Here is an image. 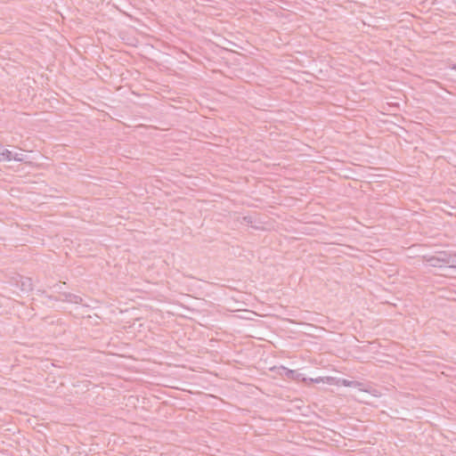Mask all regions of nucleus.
Segmentation results:
<instances>
[{
  "instance_id": "obj_10",
  "label": "nucleus",
  "mask_w": 456,
  "mask_h": 456,
  "mask_svg": "<svg viewBox=\"0 0 456 456\" xmlns=\"http://www.w3.org/2000/svg\"><path fill=\"white\" fill-rule=\"evenodd\" d=\"M312 382H315V383H320L321 381H322V378H319V379H311Z\"/></svg>"
},
{
  "instance_id": "obj_1",
  "label": "nucleus",
  "mask_w": 456,
  "mask_h": 456,
  "mask_svg": "<svg viewBox=\"0 0 456 456\" xmlns=\"http://www.w3.org/2000/svg\"><path fill=\"white\" fill-rule=\"evenodd\" d=\"M49 298H51V299L53 298L56 301L61 300L63 302L73 303V304H82V302H83V299L81 297L75 295L73 293H70V292L61 293L59 298L53 297L52 296H50Z\"/></svg>"
},
{
  "instance_id": "obj_3",
  "label": "nucleus",
  "mask_w": 456,
  "mask_h": 456,
  "mask_svg": "<svg viewBox=\"0 0 456 456\" xmlns=\"http://www.w3.org/2000/svg\"><path fill=\"white\" fill-rule=\"evenodd\" d=\"M425 260L433 267H441L443 265L437 256H424Z\"/></svg>"
},
{
  "instance_id": "obj_9",
  "label": "nucleus",
  "mask_w": 456,
  "mask_h": 456,
  "mask_svg": "<svg viewBox=\"0 0 456 456\" xmlns=\"http://www.w3.org/2000/svg\"><path fill=\"white\" fill-rule=\"evenodd\" d=\"M281 371L280 372V374L282 376H285V377H286V370H289V369L283 367V366L281 367Z\"/></svg>"
},
{
  "instance_id": "obj_2",
  "label": "nucleus",
  "mask_w": 456,
  "mask_h": 456,
  "mask_svg": "<svg viewBox=\"0 0 456 456\" xmlns=\"http://www.w3.org/2000/svg\"><path fill=\"white\" fill-rule=\"evenodd\" d=\"M12 160V152L2 145V151H0V161H10Z\"/></svg>"
},
{
  "instance_id": "obj_6",
  "label": "nucleus",
  "mask_w": 456,
  "mask_h": 456,
  "mask_svg": "<svg viewBox=\"0 0 456 456\" xmlns=\"http://www.w3.org/2000/svg\"><path fill=\"white\" fill-rule=\"evenodd\" d=\"M300 373H298L297 370H286V378L289 379L298 380L300 377Z\"/></svg>"
},
{
  "instance_id": "obj_8",
  "label": "nucleus",
  "mask_w": 456,
  "mask_h": 456,
  "mask_svg": "<svg viewBox=\"0 0 456 456\" xmlns=\"http://www.w3.org/2000/svg\"><path fill=\"white\" fill-rule=\"evenodd\" d=\"M12 159H14L16 161H23L24 160L23 154L12 153Z\"/></svg>"
},
{
  "instance_id": "obj_11",
  "label": "nucleus",
  "mask_w": 456,
  "mask_h": 456,
  "mask_svg": "<svg viewBox=\"0 0 456 456\" xmlns=\"http://www.w3.org/2000/svg\"><path fill=\"white\" fill-rule=\"evenodd\" d=\"M451 69L456 71V64H452V65L451 66Z\"/></svg>"
},
{
  "instance_id": "obj_4",
  "label": "nucleus",
  "mask_w": 456,
  "mask_h": 456,
  "mask_svg": "<svg viewBox=\"0 0 456 456\" xmlns=\"http://www.w3.org/2000/svg\"><path fill=\"white\" fill-rule=\"evenodd\" d=\"M20 289L26 292L31 291L33 289L32 281L30 278H25L21 281Z\"/></svg>"
},
{
  "instance_id": "obj_7",
  "label": "nucleus",
  "mask_w": 456,
  "mask_h": 456,
  "mask_svg": "<svg viewBox=\"0 0 456 456\" xmlns=\"http://www.w3.org/2000/svg\"><path fill=\"white\" fill-rule=\"evenodd\" d=\"M447 263L450 267H456V253H451Z\"/></svg>"
},
{
  "instance_id": "obj_12",
  "label": "nucleus",
  "mask_w": 456,
  "mask_h": 456,
  "mask_svg": "<svg viewBox=\"0 0 456 456\" xmlns=\"http://www.w3.org/2000/svg\"><path fill=\"white\" fill-rule=\"evenodd\" d=\"M0 151H2V144H0Z\"/></svg>"
},
{
  "instance_id": "obj_5",
  "label": "nucleus",
  "mask_w": 456,
  "mask_h": 456,
  "mask_svg": "<svg viewBox=\"0 0 456 456\" xmlns=\"http://www.w3.org/2000/svg\"><path fill=\"white\" fill-rule=\"evenodd\" d=\"M450 254L451 253L446 252V251H440V252L437 253V256L439 258V261H441L443 265H448L447 260H449Z\"/></svg>"
}]
</instances>
